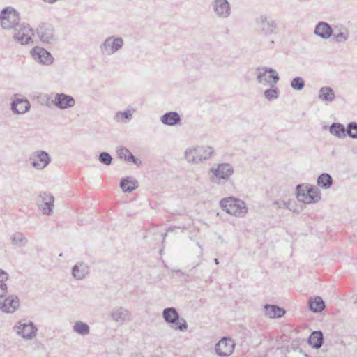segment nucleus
Wrapping results in <instances>:
<instances>
[{
  "label": "nucleus",
  "mask_w": 357,
  "mask_h": 357,
  "mask_svg": "<svg viewBox=\"0 0 357 357\" xmlns=\"http://www.w3.org/2000/svg\"><path fill=\"white\" fill-rule=\"evenodd\" d=\"M220 205L223 211L236 217H244L248 213L245 202L234 197L221 199Z\"/></svg>",
  "instance_id": "f257e3e1"
},
{
  "label": "nucleus",
  "mask_w": 357,
  "mask_h": 357,
  "mask_svg": "<svg viewBox=\"0 0 357 357\" xmlns=\"http://www.w3.org/2000/svg\"><path fill=\"white\" fill-rule=\"evenodd\" d=\"M20 21V14L13 7H6L0 13V22L4 29L14 30L22 24Z\"/></svg>",
  "instance_id": "f03ea898"
},
{
  "label": "nucleus",
  "mask_w": 357,
  "mask_h": 357,
  "mask_svg": "<svg viewBox=\"0 0 357 357\" xmlns=\"http://www.w3.org/2000/svg\"><path fill=\"white\" fill-rule=\"evenodd\" d=\"M162 317L172 328L184 331L188 328V324L184 318L181 317L174 307H167L162 311Z\"/></svg>",
  "instance_id": "7ed1b4c3"
},
{
  "label": "nucleus",
  "mask_w": 357,
  "mask_h": 357,
  "mask_svg": "<svg viewBox=\"0 0 357 357\" xmlns=\"http://www.w3.org/2000/svg\"><path fill=\"white\" fill-rule=\"evenodd\" d=\"M256 74L257 82L263 85L273 86L280 79L277 71L271 67H258Z\"/></svg>",
  "instance_id": "20e7f679"
},
{
  "label": "nucleus",
  "mask_w": 357,
  "mask_h": 357,
  "mask_svg": "<svg viewBox=\"0 0 357 357\" xmlns=\"http://www.w3.org/2000/svg\"><path fill=\"white\" fill-rule=\"evenodd\" d=\"M123 44L121 37L109 36L100 45V50L102 54L112 55L121 50Z\"/></svg>",
  "instance_id": "39448f33"
},
{
  "label": "nucleus",
  "mask_w": 357,
  "mask_h": 357,
  "mask_svg": "<svg viewBox=\"0 0 357 357\" xmlns=\"http://www.w3.org/2000/svg\"><path fill=\"white\" fill-rule=\"evenodd\" d=\"M276 29L277 23L274 20L266 15H261L257 20V30L261 35L268 36L276 33Z\"/></svg>",
  "instance_id": "423d86ee"
},
{
  "label": "nucleus",
  "mask_w": 357,
  "mask_h": 357,
  "mask_svg": "<svg viewBox=\"0 0 357 357\" xmlns=\"http://www.w3.org/2000/svg\"><path fill=\"white\" fill-rule=\"evenodd\" d=\"M36 33L43 43L53 44L56 41L54 26L50 23H43L39 25L36 29Z\"/></svg>",
  "instance_id": "0eeeda50"
},
{
  "label": "nucleus",
  "mask_w": 357,
  "mask_h": 357,
  "mask_svg": "<svg viewBox=\"0 0 357 357\" xmlns=\"http://www.w3.org/2000/svg\"><path fill=\"white\" fill-rule=\"evenodd\" d=\"M29 160L33 167L42 170L51 162V157L47 152L38 150L31 155Z\"/></svg>",
  "instance_id": "6e6552de"
},
{
  "label": "nucleus",
  "mask_w": 357,
  "mask_h": 357,
  "mask_svg": "<svg viewBox=\"0 0 357 357\" xmlns=\"http://www.w3.org/2000/svg\"><path fill=\"white\" fill-rule=\"evenodd\" d=\"M235 342L229 337H224L215 344V351L220 357H229L235 349Z\"/></svg>",
  "instance_id": "1a4fd4ad"
},
{
  "label": "nucleus",
  "mask_w": 357,
  "mask_h": 357,
  "mask_svg": "<svg viewBox=\"0 0 357 357\" xmlns=\"http://www.w3.org/2000/svg\"><path fill=\"white\" fill-rule=\"evenodd\" d=\"M54 197L50 193L41 192L38 196V206L43 214L51 215L53 212Z\"/></svg>",
  "instance_id": "9d476101"
},
{
  "label": "nucleus",
  "mask_w": 357,
  "mask_h": 357,
  "mask_svg": "<svg viewBox=\"0 0 357 357\" xmlns=\"http://www.w3.org/2000/svg\"><path fill=\"white\" fill-rule=\"evenodd\" d=\"M210 172H213L215 178L212 179L214 183H218V180L222 179L227 181L234 173V168L229 163H221L216 168H211Z\"/></svg>",
  "instance_id": "9b49d317"
},
{
  "label": "nucleus",
  "mask_w": 357,
  "mask_h": 357,
  "mask_svg": "<svg viewBox=\"0 0 357 357\" xmlns=\"http://www.w3.org/2000/svg\"><path fill=\"white\" fill-rule=\"evenodd\" d=\"M13 31L14 40L21 45H26L31 40V38L30 34L32 32V29L29 26V24L26 23H22Z\"/></svg>",
  "instance_id": "f8f14e48"
},
{
  "label": "nucleus",
  "mask_w": 357,
  "mask_h": 357,
  "mask_svg": "<svg viewBox=\"0 0 357 357\" xmlns=\"http://www.w3.org/2000/svg\"><path fill=\"white\" fill-rule=\"evenodd\" d=\"M211 5L213 12L219 18L227 19L231 15V5L228 0H213Z\"/></svg>",
  "instance_id": "ddd939ff"
},
{
  "label": "nucleus",
  "mask_w": 357,
  "mask_h": 357,
  "mask_svg": "<svg viewBox=\"0 0 357 357\" xmlns=\"http://www.w3.org/2000/svg\"><path fill=\"white\" fill-rule=\"evenodd\" d=\"M31 54L33 59L40 63L49 66L53 63L54 58L50 52L43 47H33Z\"/></svg>",
  "instance_id": "4468645a"
},
{
  "label": "nucleus",
  "mask_w": 357,
  "mask_h": 357,
  "mask_svg": "<svg viewBox=\"0 0 357 357\" xmlns=\"http://www.w3.org/2000/svg\"><path fill=\"white\" fill-rule=\"evenodd\" d=\"M18 324L19 326L16 330L18 335L26 340H31L36 337L38 329L33 321H30L28 323L24 324H22V321H19Z\"/></svg>",
  "instance_id": "2eb2a0df"
},
{
  "label": "nucleus",
  "mask_w": 357,
  "mask_h": 357,
  "mask_svg": "<svg viewBox=\"0 0 357 357\" xmlns=\"http://www.w3.org/2000/svg\"><path fill=\"white\" fill-rule=\"evenodd\" d=\"M53 103L59 109H66L74 107L75 100L73 96L61 93L55 95Z\"/></svg>",
  "instance_id": "dca6fc26"
},
{
  "label": "nucleus",
  "mask_w": 357,
  "mask_h": 357,
  "mask_svg": "<svg viewBox=\"0 0 357 357\" xmlns=\"http://www.w3.org/2000/svg\"><path fill=\"white\" fill-rule=\"evenodd\" d=\"M338 29V26H335L334 28H332L331 26L325 22H319L314 28V33L317 36L320 37L322 39H328L332 37L333 35V32Z\"/></svg>",
  "instance_id": "f3484780"
},
{
  "label": "nucleus",
  "mask_w": 357,
  "mask_h": 357,
  "mask_svg": "<svg viewBox=\"0 0 357 357\" xmlns=\"http://www.w3.org/2000/svg\"><path fill=\"white\" fill-rule=\"evenodd\" d=\"M30 108V102L26 98H18L15 96L12 100L10 109L15 114H25Z\"/></svg>",
  "instance_id": "a211bd4d"
},
{
  "label": "nucleus",
  "mask_w": 357,
  "mask_h": 357,
  "mask_svg": "<svg viewBox=\"0 0 357 357\" xmlns=\"http://www.w3.org/2000/svg\"><path fill=\"white\" fill-rule=\"evenodd\" d=\"M19 305L20 300L17 296H10L0 301V310L5 313H13Z\"/></svg>",
  "instance_id": "6ab92c4d"
},
{
  "label": "nucleus",
  "mask_w": 357,
  "mask_h": 357,
  "mask_svg": "<svg viewBox=\"0 0 357 357\" xmlns=\"http://www.w3.org/2000/svg\"><path fill=\"white\" fill-rule=\"evenodd\" d=\"M306 188L307 198L305 204H309L319 202L321 199L320 190L317 186L309 183H306Z\"/></svg>",
  "instance_id": "aec40b11"
},
{
  "label": "nucleus",
  "mask_w": 357,
  "mask_h": 357,
  "mask_svg": "<svg viewBox=\"0 0 357 357\" xmlns=\"http://www.w3.org/2000/svg\"><path fill=\"white\" fill-rule=\"evenodd\" d=\"M116 153L120 159H123L128 162H132L137 167L142 165V161L136 158L127 148L120 146L116 149Z\"/></svg>",
  "instance_id": "412c9836"
},
{
  "label": "nucleus",
  "mask_w": 357,
  "mask_h": 357,
  "mask_svg": "<svg viewBox=\"0 0 357 357\" xmlns=\"http://www.w3.org/2000/svg\"><path fill=\"white\" fill-rule=\"evenodd\" d=\"M264 310L266 316L271 319L281 318L286 314L285 309L277 305L265 304Z\"/></svg>",
  "instance_id": "4be33fe9"
},
{
  "label": "nucleus",
  "mask_w": 357,
  "mask_h": 357,
  "mask_svg": "<svg viewBox=\"0 0 357 357\" xmlns=\"http://www.w3.org/2000/svg\"><path fill=\"white\" fill-rule=\"evenodd\" d=\"M89 273V266L84 262H79L72 268V275L77 280H82Z\"/></svg>",
  "instance_id": "5701e85b"
},
{
  "label": "nucleus",
  "mask_w": 357,
  "mask_h": 357,
  "mask_svg": "<svg viewBox=\"0 0 357 357\" xmlns=\"http://www.w3.org/2000/svg\"><path fill=\"white\" fill-rule=\"evenodd\" d=\"M119 185L124 192H131L138 188V181L132 176H126L121 178Z\"/></svg>",
  "instance_id": "b1692460"
},
{
  "label": "nucleus",
  "mask_w": 357,
  "mask_h": 357,
  "mask_svg": "<svg viewBox=\"0 0 357 357\" xmlns=\"http://www.w3.org/2000/svg\"><path fill=\"white\" fill-rule=\"evenodd\" d=\"M160 121L164 125L174 126L181 123V118L178 112H169L161 116Z\"/></svg>",
  "instance_id": "393cba45"
},
{
  "label": "nucleus",
  "mask_w": 357,
  "mask_h": 357,
  "mask_svg": "<svg viewBox=\"0 0 357 357\" xmlns=\"http://www.w3.org/2000/svg\"><path fill=\"white\" fill-rule=\"evenodd\" d=\"M307 305L309 310L314 313L321 312L326 307L324 301L318 296L310 298Z\"/></svg>",
  "instance_id": "a878e982"
},
{
  "label": "nucleus",
  "mask_w": 357,
  "mask_h": 357,
  "mask_svg": "<svg viewBox=\"0 0 357 357\" xmlns=\"http://www.w3.org/2000/svg\"><path fill=\"white\" fill-rule=\"evenodd\" d=\"M324 342V335L321 331H313L308 338V344L314 349H320Z\"/></svg>",
  "instance_id": "bb28decb"
},
{
  "label": "nucleus",
  "mask_w": 357,
  "mask_h": 357,
  "mask_svg": "<svg viewBox=\"0 0 357 357\" xmlns=\"http://www.w3.org/2000/svg\"><path fill=\"white\" fill-rule=\"evenodd\" d=\"M111 317L116 321H124L130 320V313L126 309L119 307L114 308L111 312Z\"/></svg>",
  "instance_id": "cd10ccee"
},
{
  "label": "nucleus",
  "mask_w": 357,
  "mask_h": 357,
  "mask_svg": "<svg viewBox=\"0 0 357 357\" xmlns=\"http://www.w3.org/2000/svg\"><path fill=\"white\" fill-rule=\"evenodd\" d=\"M329 132L340 139H343L347 135V128L340 123H333L329 126Z\"/></svg>",
  "instance_id": "c85d7f7f"
},
{
  "label": "nucleus",
  "mask_w": 357,
  "mask_h": 357,
  "mask_svg": "<svg viewBox=\"0 0 357 357\" xmlns=\"http://www.w3.org/2000/svg\"><path fill=\"white\" fill-rule=\"evenodd\" d=\"M195 151L199 162L209 159L214 153V150L211 146H197L195 148Z\"/></svg>",
  "instance_id": "c756f323"
},
{
  "label": "nucleus",
  "mask_w": 357,
  "mask_h": 357,
  "mask_svg": "<svg viewBox=\"0 0 357 357\" xmlns=\"http://www.w3.org/2000/svg\"><path fill=\"white\" fill-rule=\"evenodd\" d=\"M319 98L323 101L332 102L335 98L333 89L330 86H323L319 91Z\"/></svg>",
  "instance_id": "7c9ffc66"
},
{
  "label": "nucleus",
  "mask_w": 357,
  "mask_h": 357,
  "mask_svg": "<svg viewBox=\"0 0 357 357\" xmlns=\"http://www.w3.org/2000/svg\"><path fill=\"white\" fill-rule=\"evenodd\" d=\"M317 185L323 189H328L333 185L332 176L328 173H322L317 178Z\"/></svg>",
  "instance_id": "2f4dec72"
},
{
  "label": "nucleus",
  "mask_w": 357,
  "mask_h": 357,
  "mask_svg": "<svg viewBox=\"0 0 357 357\" xmlns=\"http://www.w3.org/2000/svg\"><path fill=\"white\" fill-rule=\"evenodd\" d=\"M135 112V109L134 108L126 109L123 112H117L115 114L114 119L116 121L128 122L132 119Z\"/></svg>",
  "instance_id": "473e14b6"
},
{
  "label": "nucleus",
  "mask_w": 357,
  "mask_h": 357,
  "mask_svg": "<svg viewBox=\"0 0 357 357\" xmlns=\"http://www.w3.org/2000/svg\"><path fill=\"white\" fill-rule=\"evenodd\" d=\"M73 328L75 333L83 336L89 335L90 333L89 326L80 321H76L73 326Z\"/></svg>",
  "instance_id": "72a5a7b5"
},
{
  "label": "nucleus",
  "mask_w": 357,
  "mask_h": 357,
  "mask_svg": "<svg viewBox=\"0 0 357 357\" xmlns=\"http://www.w3.org/2000/svg\"><path fill=\"white\" fill-rule=\"evenodd\" d=\"M10 239L13 245L20 248L24 247L28 242L27 239L21 232H15L11 236Z\"/></svg>",
  "instance_id": "f704fd0d"
},
{
  "label": "nucleus",
  "mask_w": 357,
  "mask_h": 357,
  "mask_svg": "<svg viewBox=\"0 0 357 357\" xmlns=\"http://www.w3.org/2000/svg\"><path fill=\"white\" fill-rule=\"evenodd\" d=\"M279 89L275 86V85H273V86H271V88L265 90L264 92V97L268 101H272L273 100L278 99L279 97Z\"/></svg>",
  "instance_id": "c9c22d12"
},
{
  "label": "nucleus",
  "mask_w": 357,
  "mask_h": 357,
  "mask_svg": "<svg viewBox=\"0 0 357 357\" xmlns=\"http://www.w3.org/2000/svg\"><path fill=\"white\" fill-rule=\"evenodd\" d=\"M339 29L333 32L332 36L333 39L338 43H344L349 38V33L346 29L344 28V31H337Z\"/></svg>",
  "instance_id": "e433bc0d"
},
{
  "label": "nucleus",
  "mask_w": 357,
  "mask_h": 357,
  "mask_svg": "<svg viewBox=\"0 0 357 357\" xmlns=\"http://www.w3.org/2000/svg\"><path fill=\"white\" fill-rule=\"evenodd\" d=\"M306 184H298L296 187V195L298 200L299 202L305 203L306 201L307 195H306Z\"/></svg>",
  "instance_id": "4c0bfd02"
},
{
  "label": "nucleus",
  "mask_w": 357,
  "mask_h": 357,
  "mask_svg": "<svg viewBox=\"0 0 357 357\" xmlns=\"http://www.w3.org/2000/svg\"><path fill=\"white\" fill-rule=\"evenodd\" d=\"M291 199L285 200H275L273 202V206L276 208H287L293 212H297L296 208H290Z\"/></svg>",
  "instance_id": "58836bf2"
},
{
  "label": "nucleus",
  "mask_w": 357,
  "mask_h": 357,
  "mask_svg": "<svg viewBox=\"0 0 357 357\" xmlns=\"http://www.w3.org/2000/svg\"><path fill=\"white\" fill-rule=\"evenodd\" d=\"M305 81L301 77H296L291 81V87L296 91H301L305 87Z\"/></svg>",
  "instance_id": "ea45409f"
},
{
  "label": "nucleus",
  "mask_w": 357,
  "mask_h": 357,
  "mask_svg": "<svg viewBox=\"0 0 357 357\" xmlns=\"http://www.w3.org/2000/svg\"><path fill=\"white\" fill-rule=\"evenodd\" d=\"M185 156L188 162H191L193 163H199V162L198 160V155L196 153L195 148L188 149L185 151Z\"/></svg>",
  "instance_id": "a19ab883"
},
{
  "label": "nucleus",
  "mask_w": 357,
  "mask_h": 357,
  "mask_svg": "<svg viewBox=\"0 0 357 357\" xmlns=\"http://www.w3.org/2000/svg\"><path fill=\"white\" fill-rule=\"evenodd\" d=\"M347 135L352 139H357V122L352 121L347 124Z\"/></svg>",
  "instance_id": "79ce46f5"
},
{
  "label": "nucleus",
  "mask_w": 357,
  "mask_h": 357,
  "mask_svg": "<svg viewBox=\"0 0 357 357\" xmlns=\"http://www.w3.org/2000/svg\"><path fill=\"white\" fill-rule=\"evenodd\" d=\"M99 161L105 165H110L112 162L113 158L107 152H101L98 156Z\"/></svg>",
  "instance_id": "37998d69"
},
{
  "label": "nucleus",
  "mask_w": 357,
  "mask_h": 357,
  "mask_svg": "<svg viewBox=\"0 0 357 357\" xmlns=\"http://www.w3.org/2000/svg\"><path fill=\"white\" fill-rule=\"evenodd\" d=\"M8 291V287L5 282L0 281V297L6 296Z\"/></svg>",
  "instance_id": "c03bdc74"
},
{
  "label": "nucleus",
  "mask_w": 357,
  "mask_h": 357,
  "mask_svg": "<svg viewBox=\"0 0 357 357\" xmlns=\"http://www.w3.org/2000/svg\"><path fill=\"white\" fill-rule=\"evenodd\" d=\"M8 278V274L3 270L0 268V281L4 282Z\"/></svg>",
  "instance_id": "a18cd8bd"
},
{
  "label": "nucleus",
  "mask_w": 357,
  "mask_h": 357,
  "mask_svg": "<svg viewBox=\"0 0 357 357\" xmlns=\"http://www.w3.org/2000/svg\"><path fill=\"white\" fill-rule=\"evenodd\" d=\"M42 1L45 3L53 4L56 2H57L59 0H42Z\"/></svg>",
  "instance_id": "49530a36"
},
{
  "label": "nucleus",
  "mask_w": 357,
  "mask_h": 357,
  "mask_svg": "<svg viewBox=\"0 0 357 357\" xmlns=\"http://www.w3.org/2000/svg\"><path fill=\"white\" fill-rule=\"evenodd\" d=\"M294 205H295V202H292V201L291 200L290 208H295V206H294Z\"/></svg>",
  "instance_id": "de8ad7c7"
},
{
  "label": "nucleus",
  "mask_w": 357,
  "mask_h": 357,
  "mask_svg": "<svg viewBox=\"0 0 357 357\" xmlns=\"http://www.w3.org/2000/svg\"><path fill=\"white\" fill-rule=\"evenodd\" d=\"M213 261H214V263H215L216 265L219 264V261H218V258H215Z\"/></svg>",
  "instance_id": "09e8293b"
},
{
  "label": "nucleus",
  "mask_w": 357,
  "mask_h": 357,
  "mask_svg": "<svg viewBox=\"0 0 357 357\" xmlns=\"http://www.w3.org/2000/svg\"><path fill=\"white\" fill-rule=\"evenodd\" d=\"M298 1L301 2H303V3H305V2L311 1L312 0H298Z\"/></svg>",
  "instance_id": "8fccbe9b"
},
{
  "label": "nucleus",
  "mask_w": 357,
  "mask_h": 357,
  "mask_svg": "<svg viewBox=\"0 0 357 357\" xmlns=\"http://www.w3.org/2000/svg\"><path fill=\"white\" fill-rule=\"evenodd\" d=\"M62 256H63L62 253L59 254V257H62Z\"/></svg>",
  "instance_id": "3c124183"
}]
</instances>
